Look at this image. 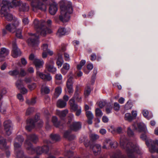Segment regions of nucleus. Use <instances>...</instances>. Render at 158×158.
<instances>
[{"label": "nucleus", "mask_w": 158, "mask_h": 158, "mask_svg": "<svg viewBox=\"0 0 158 158\" xmlns=\"http://www.w3.org/2000/svg\"><path fill=\"white\" fill-rule=\"evenodd\" d=\"M11 2L8 0H0V6H1L0 13L1 14L5 15L6 14V10H9V6L10 5L11 3L13 5Z\"/></svg>", "instance_id": "4"}, {"label": "nucleus", "mask_w": 158, "mask_h": 158, "mask_svg": "<svg viewBox=\"0 0 158 158\" xmlns=\"http://www.w3.org/2000/svg\"><path fill=\"white\" fill-rule=\"evenodd\" d=\"M67 103L62 99H59L56 103L57 106L60 108H62L66 107Z\"/></svg>", "instance_id": "26"}, {"label": "nucleus", "mask_w": 158, "mask_h": 158, "mask_svg": "<svg viewBox=\"0 0 158 158\" xmlns=\"http://www.w3.org/2000/svg\"><path fill=\"white\" fill-rule=\"evenodd\" d=\"M41 91L42 93H44L45 94H48L50 91V90L48 87L46 86L42 87L41 89Z\"/></svg>", "instance_id": "47"}, {"label": "nucleus", "mask_w": 158, "mask_h": 158, "mask_svg": "<svg viewBox=\"0 0 158 158\" xmlns=\"http://www.w3.org/2000/svg\"><path fill=\"white\" fill-rule=\"evenodd\" d=\"M86 115L88 119L90 118L93 119L94 118L93 114L90 111H86Z\"/></svg>", "instance_id": "52"}, {"label": "nucleus", "mask_w": 158, "mask_h": 158, "mask_svg": "<svg viewBox=\"0 0 158 158\" xmlns=\"http://www.w3.org/2000/svg\"><path fill=\"white\" fill-rule=\"evenodd\" d=\"M73 77H71L68 79L66 83V86L68 90V93L71 95L72 94L74 91L73 87Z\"/></svg>", "instance_id": "17"}, {"label": "nucleus", "mask_w": 158, "mask_h": 158, "mask_svg": "<svg viewBox=\"0 0 158 158\" xmlns=\"http://www.w3.org/2000/svg\"><path fill=\"white\" fill-rule=\"evenodd\" d=\"M93 152L95 155L100 154L101 152V149H93Z\"/></svg>", "instance_id": "63"}, {"label": "nucleus", "mask_w": 158, "mask_h": 158, "mask_svg": "<svg viewBox=\"0 0 158 158\" xmlns=\"http://www.w3.org/2000/svg\"><path fill=\"white\" fill-rule=\"evenodd\" d=\"M141 138L143 140L145 141V143L148 147L150 146V141L151 139L148 138L145 134H142L140 136Z\"/></svg>", "instance_id": "31"}, {"label": "nucleus", "mask_w": 158, "mask_h": 158, "mask_svg": "<svg viewBox=\"0 0 158 158\" xmlns=\"http://www.w3.org/2000/svg\"><path fill=\"white\" fill-rule=\"evenodd\" d=\"M60 9V19L63 23L68 21L70 17L69 15L73 11L71 3L66 0L62 1L61 3Z\"/></svg>", "instance_id": "1"}, {"label": "nucleus", "mask_w": 158, "mask_h": 158, "mask_svg": "<svg viewBox=\"0 0 158 158\" xmlns=\"http://www.w3.org/2000/svg\"><path fill=\"white\" fill-rule=\"evenodd\" d=\"M12 3L15 7H19L20 12L27 11L29 10L28 5L25 3H22L20 2L17 1L16 0H13Z\"/></svg>", "instance_id": "6"}, {"label": "nucleus", "mask_w": 158, "mask_h": 158, "mask_svg": "<svg viewBox=\"0 0 158 158\" xmlns=\"http://www.w3.org/2000/svg\"><path fill=\"white\" fill-rule=\"evenodd\" d=\"M44 21H39L36 19H34L33 23L34 27L37 29V33H40L41 35L43 36H45L47 34L51 33L52 32L51 29L44 26Z\"/></svg>", "instance_id": "2"}, {"label": "nucleus", "mask_w": 158, "mask_h": 158, "mask_svg": "<svg viewBox=\"0 0 158 158\" xmlns=\"http://www.w3.org/2000/svg\"><path fill=\"white\" fill-rule=\"evenodd\" d=\"M27 152L30 154H33L36 151L38 155H40L43 153L48 154L49 149H27Z\"/></svg>", "instance_id": "15"}, {"label": "nucleus", "mask_w": 158, "mask_h": 158, "mask_svg": "<svg viewBox=\"0 0 158 158\" xmlns=\"http://www.w3.org/2000/svg\"><path fill=\"white\" fill-rule=\"evenodd\" d=\"M39 38L37 33L33 34L28 40L27 42L28 45L32 47L37 46L39 43Z\"/></svg>", "instance_id": "8"}, {"label": "nucleus", "mask_w": 158, "mask_h": 158, "mask_svg": "<svg viewBox=\"0 0 158 158\" xmlns=\"http://www.w3.org/2000/svg\"><path fill=\"white\" fill-rule=\"evenodd\" d=\"M19 75L21 76L24 77L27 75V73L23 69H21Z\"/></svg>", "instance_id": "57"}, {"label": "nucleus", "mask_w": 158, "mask_h": 158, "mask_svg": "<svg viewBox=\"0 0 158 158\" xmlns=\"http://www.w3.org/2000/svg\"><path fill=\"white\" fill-rule=\"evenodd\" d=\"M36 87V85L35 83H33L32 84L29 85L28 88L31 90L34 89Z\"/></svg>", "instance_id": "64"}, {"label": "nucleus", "mask_w": 158, "mask_h": 158, "mask_svg": "<svg viewBox=\"0 0 158 158\" xmlns=\"http://www.w3.org/2000/svg\"><path fill=\"white\" fill-rule=\"evenodd\" d=\"M120 145L121 147L123 148H137L139 147L138 145L135 142H129L126 143L122 138L120 140Z\"/></svg>", "instance_id": "10"}, {"label": "nucleus", "mask_w": 158, "mask_h": 158, "mask_svg": "<svg viewBox=\"0 0 158 158\" xmlns=\"http://www.w3.org/2000/svg\"><path fill=\"white\" fill-rule=\"evenodd\" d=\"M111 158H126L123 155L120 154H114L111 156Z\"/></svg>", "instance_id": "53"}, {"label": "nucleus", "mask_w": 158, "mask_h": 158, "mask_svg": "<svg viewBox=\"0 0 158 158\" xmlns=\"http://www.w3.org/2000/svg\"><path fill=\"white\" fill-rule=\"evenodd\" d=\"M90 138L91 140L94 141L99 138V136L96 134H92L90 135Z\"/></svg>", "instance_id": "51"}, {"label": "nucleus", "mask_w": 158, "mask_h": 158, "mask_svg": "<svg viewBox=\"0 0 158 158\" xmlns=\"http://www.w3.org/2000/svg\"><path fill=\"white\" fill-rule=\"evenodd\" d=\"M69 104L70 108L74 111H76V115L79 116L81 113V108L75 103V102L73 99H70L69 101Z\"/></svg>", "instance_id": "5"}, {"label": "nucleus", "mask_w": 158, "mask_h": 158, "mask_svg": "<svg viewBox=\"0 0 158 158\" xmlns=\"http://www.w3.org/2000/svg\"><path fill=\"white\" fill-rule=\"evenodd\" d=\"M70 128L72 130L76 131L79 130L81 128V124L80 122H74L70 126Z\"/></svg>", "instance_id": "20"}, {"label": "nucleus", "mask_w": 158, "mask_h": 158, "mask_svg": "<svg viewBox=\"0 0 158 158\" xmlns=\"http://www.w3.org/2000/svg\"><path fill=\"white\" fill-rule=\"evenodd\" d=\"M62 92V88L60 87L59 86L56 88L55 92L53 95V98H57L60 94Z\"/></svg>", "instance_id": "27"}, {"label": "nucleus", "mask_w": 158, "mask_h": 158, "mask_svg": "<svg viewBox=\"0 0 158 158\" xmlns=\"http://www.w3.org/2000/svg\"><path fill=\"white\" fill-rule=\"evenodd\" d=\"M69 31L70 30L66 31L64 27H60L57 31V35L59 36H61L69 34Z\"/></svg>", "instance_id": "21"}, {"label": "nucleus", "mask_w": 158, "mask_h": 158, "mask_svg": "<svg viewBox=\"0 0 158 158\" xmlns=\"http://www.w3.org/2000/svg\"><path fill=\"white\" fill-rule=\"evenodd\" d=\"M135 149H127V155L129 158H135V152H134Z\"/></svg>", "instance_id": "30"}, {"label": "nucleus", "mask_w": 158, "mask_h": 158, "mask_svg": "<svg viewBox=\"0 0 158 158\" xmlns=\"http://www.w3.org/2000/svg\"><path fill=\"white\" fill-rule=\"evenodd\" d=\"M38 141L37 137L35 135H27L25 141V145L27 147V148H32V145L30 141L36 143Z\"/></svg>", "instance_id": "7"}, {"label": "nucleus", "mask_w": 158, "mask_h": 158, "mask_svg": "<svg viewBox=\"0 0 158 158\" xmlns=\"http://www.w3.org/2000/svg\"><path fill=\"white\" fill-rule=\"evenodd\" d=\"M36 101L35 98H33L31 100H27L26 102L30 105H34L36 103Z\"/></svg>", "instance_id": "54"}, {"label": "nucleus", "mask_w": 158, "mask_h": 158, "mask_svg": "<svg viewBox=\"0 0 158 158\" xmlns=\"http://www.w3.org/2000/svg\"><path fill=\"white\" fill-rule=\"evenodd\" d=\"M84 144L86 147H89L91 148H100L101 147V145L100 144H96L94 143H92L91 144L89 141H88L87 143H85Z\"/></svg>", "instance_id": "24"}, {"label": "nucleus", "mask_w": 158, "mask_h": 158, "mask_svg": "<svg viewBox=\"0 0 158 158\" xmlns=\"http://www.w3.org/2000/svg\"><path fill=\"white\" fill-rule=\"evenodd\" d=\"M52 122L54 125L56 127H59L61 125L60 122L58 121L57 118L56 116L52 117Z\"/></svg>", "instance_id": "32"}, {"label": "nucleus", "mask_w": 158, "mask_h": 158, "mask_svg": "<svg viewBox=\"0 0 158 158\" xmlns=\"http://www.w3.org/2000/svg\"><path fill=\"white\" fill-rule=\"evenodd\" d=\"M50 137L53 141H57L60 139V136L57 135H51Z\"/></svg>", "instance_id": "39"}, {"label": "nucleus", "mask_w": 158, "mask_h": 158, "mask_svg": "<svg viewBox=\"0 0 158 158\" xmlns=\"http://www.w3.org/2000/svg\"><path fill=\"white\" fill-rule=\"evenodd\" d=\"M149 141L150 146L149 147H152V148H154L155 145H158V140L156 139L155 140H152L151 139Z\"/></svg>", "instance_id": "37"}, {"label": "nucleus", "mask_w": 158, "mask_h": 158, "mask_svg": "<svg viewBox=\"0 0 158 158\" xmlns=\"http://www.w3.org/2000/svg\"><path fill=\"white\" fill-rule=\"evenodd\" d=\"M37 71L36 74L37 77H40L42 79L47 81H50L52 79V77L50 74H45L38 70L40 68L43 67L44 62L43 60H40L38 59H35L33 62Z\"/></svg>", "instance_id": "3"}, {"label": "nucleus", "mask_w": 158, "mask_h": 158, "mask_svg": "<svg viewBox=\"0 0 158 158\" xmlns=\"http://www.w3.org/2000/svg\"><path fill=\"white\" fill-rule=\"evenodd\" d=\"M85 60H81V61L79 64H78L77 66V69H79V70L81 69L83 65H85Z\"/></svg>", "instance_id": "49"}, {"label": "nucleus", "mask_w": 158, "mask_h": 158, "mask_svg": "<svg viewBox=\"0 0 158 158\" xmlns=\"http://www.w3.org/2000/svg\"><path fill=\"white\" fill-rule=\"evenodd\" d=\"M9 50L5 48H2L0 51V61L4 60L5 57L9 54Z\"/></svg>", "instance_id": "18"}, {"label": "nucleus", "mask_w": 158, "mask_h": 158, "mask_svg": "<svg viewBox=\"0 0 158 158\" xmlns=\"http://www.w3.org/2000/svg\"><path fill=\"white\" fill-rule=\"evenodd\" d=\"M16 36L19 39L22 38V35L21 34L22 30L21 29H17L16 31Z\"/></svg>", "instance_id": "43"}, {"label": "nucleus", "mask_w": 158, "mask_h": 158, "mask_svg": "<svg viewBox=\"0 0 158 158\" xmlns=\"http://www.w3.org/2000/svg\"><path fill=\"white\" fill-rule=\"evenodd\" d=\"M91 89L89 86H87L85 89L84 95L85 97L88 96L90 93Z\"/></svg>", "instance_id": "42"}, {"label": "nucleus", "mask_w": 158, "mask_h": 158, "mask_svg": "<svg viewBox=\"0 0 158 158\" xmlns=\"http://www.w3.org/2000/svg\"><path fill=\"white\" fill-rule=\"evenodd\" d=\"M8 10H6V12L5 16H4V15H1L2 16L5 17L6 20L8 21H10L13 19V17L11 14L9 13Z\"/></svg>", "instance_id": "33"}, {"label": "nucleus", "mask_w": 158, "mask_h": 158, "mask_svg": "<svg viewBox=\"0 0 158 158\" xmlns=\"http://www.w3.org/2000/svg\"><path fill=\"white\" fill-rule=\"evenodd\" d=\"M124 118L125 120L131 121L133 119L130 113H126L125 115Z\"/></svg>", "instance_id": "38"}, {"label": "nucleus", "mask_w": 158, "mask_h": 158, "mask_svg": "<svg viewBox=\"0 0 158 158\" xmlns=\"http://www.w3.org/2000/svg\"><path fill=\"white\" fill-rule=\"evenodd\" d=\"M24 138L21 135H18L16 138L14 146L15 148H19L21 147V143L23 141Z\"/></svg>", "instance_id": "19"}, {"label": "nucleus", "mask_w": 158, "mask_h": 158, "mask_svg": "<svg viewBox=\"0 0 158 158\" xmlns=\"http://www.w3.org/2000/svg\"><path fill=\"white\" fill-rule=\"evenodd\" d=\"M8 73L11 76H16L19 75V71L17 69H15L9 71Z\"/></svg>", "instance_id": "36"}, {"label": "nucleus", "mask_w": 158, "mask_h": 158, "mask_svg": "<svg viewBox=\"0 0 158 158\" xmlns=\"http://www.w3.org/2000/svg\"><path fill=\"white\" fill-rule=\"evenodd\" d=\"M12 24H14V26L16 27V29H18L17 27L19 24V22L18 19H14V22L12 23Z\"/></svg>", "instance_id": "56"}, {"label": "nucleus", "mask_w": 158, "mask_h": 158, "mask_svg": "<svg viewBox=\"0 0 158 158\" xmlns=\"http://www.w3.org/2000/svg\"><path fill=\"white\" fill-rule=\"evenodd\" d=\"M113 131L115 133H116L118 134H120L122 132V128L121 127H118L114 128L113 130Z\"/></svg>", "instance_id": "50"}, {"label": "nucleus", "mask_w": 158, "mask_h": 158, "mask_svg": "<svg viewBox=\"0 0 158 158\" xmlns=\"http://www.w3.org/2000/svg\"><path fill=\"white\" fill-rule=\"evenodd\" d=\"M0 144L4 147H7L6 140L2 137H0Z\"/></svg>", "instance_id": "48"}, {"label": "nucleus", "mask_w": 158, "mask_h": 158, "mask_svg": "<svg viewBox=\"0 0 158 158\" xmlns=\"http://www.w3.org/2000/svg\"><path fill=\"white\" fill-rule=\"evenodd\" d=\"M142 113L144 116L148 119H150L152 117V116H148V110H146L145 109L143 110L142 111Z\"/></svg>", "instance_id": "46"}, {"label": "nucleus", "mask_w": 158, "mask_h": 158, "mask_svg": "<svg viewBox=\"0 0 158 158\" xmlns=\"http://www.w3.org/2000/svg\"><path fill=\"white\" fill-rule=\"evenodd\" d=\"M42 49L43 51H47L49 49L48 45L46 44H43L42 46Z\"/></svg>", "instance_id": "60"}, {"label": "nucleus", "mask_w": 158, "mask_h": 158, "mask_svg": "<svg viewBox=\"0 0 158 158\" xmlns=\"http://www.w3.org/2000/svg\"><path fill=\"white\" fill-rule=\"evenodd\" d=\"M5 28L6 30L11 33L15 32L17 29L14 25L12 24H7Z\"/></svg>", "instance_id": "25"}, {"label": "nucleus", "mask_w": 158, "mask_h": 158, "mask_svg": "<svg viewBox=\"0 0 158 158\" xmlns=\"http://www.w3.org/2000/svg\"><path fill=\"white\" fill-rule=\"evenodd\" d=\"M13 49L12 51V56L14 58H17L21 55L20 50L18 48L15 42L12 43Z\"/></svg>", "instance_id": "16"}, {"label": "nucleus", "mask_w": 158, "mask_h": 158, "mask_svg": "<svg viewBox=\"0 0 158 158\" xmlns=\"http://www.w3.org/2000/svg\"><path fill=\"white\" fill-rule=\"evenodd\" d=\"M57 10L56 5L55 4L50 5L49 8V12L52 15H54Z\"/></svg>", "instance_id": "23"}, {"label": "nucleus", "mask_w": 158, "mask_h": 158, "mask_svg": "<svg viewBox=\"0 0 158 158\" xmlns=\"http://www.w3.org/2000/svg\"><path fill=\"white\" fill-rule=\"evenodd\" d=\"M4 126L6 134L8 135H10L12 130V124L11 121L9 120H6L4 123Z\"/></svg>", "instance_id": "13"}, {"label": "nucleus", "mask_w": 158, "mask_h": 158, "mask_svg": "<svg viewBox=\"0 0 158 158\" xmlns=\"http://www.w3.org/2000/svg\"><path fill=\"white\" fill-rule=\"evenodd\" d=\"M22 21L24 25H26L28 24L29 23V20L27 17L23 18L22 19Z\"/></svg>", "instance_id": "61"}, {"label": "nucleus", "mask_w": 158, "mask_h": 158, "mask_svg": "<svg viewBox=\"0 0 158 158\" xmlns=\"http://www.w3.org/2000/svg\"><path fill=\"white\" fill-rule=\"evenodd\" d=\"M44 146L45 147H46L47 148H49L52 147L50 141L45 140L44 141Z\"/></svg>", "instance_id": "55"}, {"label": "nucleus", "mask_w": 158, "mask_h": 158, "mask_svg": "<svg viewBox=\"0 0 158 158\" xmlns=\"http://www.w3.org/2000/svg\"><path fill=\"white\" fill-rule=\"evenodd\" d=\"M112 107L110 103H109L106 106V111L107 114H109L111 112Z\"/></svg>", "instance_id": "44"}, {"label": "nucleus", "mask_w": 158, "mask_h": 158, "mask_svg": "<svg viewBox=\"0 0 158 158\" xmlns=\"http://www.w3.org/2000/svg\"><path fill=\"white\" fill-rule=\"evenodd\" d=\"M63 62L64 60L62 55L61 54L59 53L58 55V57L56 62V64L59 68H60L62 66Z\"/></svg>", "instance_id": "29"}, {"label": "nucleus", "mask_w": 158, "mask_h": 158, "mask_svg": "<svg viewBox=\"0 0 158 158\" xmlns=\"http://www.w3.org/2000/svg\"><path fill=\"white\" fill-rule=\"evenodd\" d=\"M120 108V106L118 103L117 102L114 103V109L116 111H118Z\"/></svg>", "instance_id": "59"}, {"label": "nucleus", "mask_w": 158, "mask_h": 158, "mask_svg": "<svg viewBox=\"0 0 158 158\" xmlns=\"http://www.w3.org/2000/svg\"><path fill=\"white\" fill-rule=\"evenodd\" d=\"M68 110L67 109H65L63 110H56V114L58 115L61 119L65 117L68 113Z\"/></svg>", "instance_id": "22"}, {"label": "nucleus", "mask_w": 158, "mask_h": 158, "mask_svg": "<svg viewBox=\"0 0 158 158\" xmlns=\"http://www.w3.org/2000/svg\"><path fill=\"white\" fill-rule=\"evenodd\" d=\"M54 64V61L52 59H50L46 63V66H48V65H53Z\"/></svg>", "instance_id": "62"}, {"label": "nucleus", "mask_w": 158, "mask_h": 158, "mask_svg": "<svg viewBox=\"0 0 158 158\" xmlns=\"http://www.w3.org/2000/svg\"><path fill=\"white\" fill-rule=\"evenodd\" d=\"M7 93L6 89L5 88H3L0 90V102L2 98V96Z\"/></svg>", "instance_id": "40"}, {"label": "nucleus", "mask_w": 158, "mask_h": 158, "mask_svg": "<svg viewBox=\"0 0 158 158\" xmlns=\"http://www.w3.org/2000/svg\"><path fill=\"white\" fill-rule=\"evenodd\" d=\"M16 85L18 89H20L23 86L22 81L21 80H18L16 83Z\"/></svg>", "instance_id": "41"}, {"label": "nucleus", "mask_w": 158, "mask_h": 158, "mask_svg": "<svg viewBox=\"0 0 158 158\" xmlns=\"http://www.w3.org/2000/svg\"><path fill=\"white\" fill-rule=\"evenodd\" d=\"M71 131H66L64 133V137L69 140H72L75 138V136L70 134Z\"/></svg>", "instance_id": "28"}, {"label": "nucleus", "mask_w": 158, "mask_h": 158, "mask_svg": "<svg viewBox=\"0 0 158 158\" xmlns=\"http://www.w3.org/2000/svg\"><path fill=\"white\" fill-rule=\"evenodd\" d=\"M46 68L48 71L53 73H55L56 70V68L54 67L53 65H48V66H46Z\"/></svg>", "instance_id": "35"}, {"label": "nucleus", "mask_w": 158, "mask_h": 158, "mask_svg": "<svg viewBox=\"0 0 158 158\" xmlns=\"http://www.w3.org/2000/svg\"><path fill=\"white\" fill-rule=\"evenodd\" d=\"M95 114L96 116L101 117L103 115V113L99 109L97 108L95 110Z\"/></svg>", "instance_id": "45"}, {"label": "nucleus", "mask_w": 158, "mask_h": 158, "mask_svg": "<svg viewBox=\"0 0 158 158\" xmlns=\"http://www.w3.org/2000/svg\"><path fill=\"white\" fill-rule=\"evenodd\" d=\"M81 91V89L80 87L78 85H77L73 96L71 99H73L75 101L76 100L77 102H81L82 97L80 95Z\"/></svg>", "instance_id": "12"}, {"label": "nucleus", "mask_w": 158, "mask_h": 158, "mask_svg": "<svg viewBox=\"0 0 158 158\" xmlns=\"http://www.w3.org/2000/svg\"><path fill=\"white\" fill-rule=\"evenodd\" d=\"M39 117L38 115L35 116L34 120L32 119H29L27 121V125L26 127V129L30 131L35 126V123L39 121Z\"/></svg>", "instance_id": "11"}, {"label": "nucleus", "mask_w": 158, "mask_h": 158, "mask_svg": "<svg viewBox=\"0 0 158 158\" xmlns=\"http://www.w3.org/2000/svg\"><path fill=\"white\" fill-rule=\"evenodd\" d=\"M15 152L16 153V156L18 158L22 157L23 156V152L19 150V149H15Z\"/></svg>", "instance_id": "34"}, {"label": "nucleus", "mask_w": 158, "mask_h": 158, "mask_svg": "<svg viewBox=\"0 0 158 158\" xmlns=\"http://www.w3.org/2000/svg\"><path fill=\"white\" fill-rule=\"evenodd\" d=\"M118 145V143L116 141L112 142L109 139H106L103 143L102 148H116Z\"/></svg>", "instance_id": "9"}, {"label": "nucleus", "mask_w": 158, "mask_h": 158, "mask_svg": "<svg viewBox=\"0 0 158 158\" xmlns=\"http://www.w3.org/2000/svg\"><path fill=\"white\" fill-rule=\"evenodd\" d=\"M34 111V109L33 108H29L26 110V115H29Z\"/></svg>", "instance_id": "58"}, {"label": "nucleus", "mask_w": 158, "mask_h": 158, "mask_svg": "<svg viewBox=\"0 0 158 158\" xmlns=\"http://www.w3.org/2000/svg\"><path fill=\"white\" fill-rule=\"evenodd\" d=\"M135 129L139 132H143L145 133L147 131L146 127L143 123H136L133 125Z\"/></svg>", "instance_id": "14"}]
</instances>
